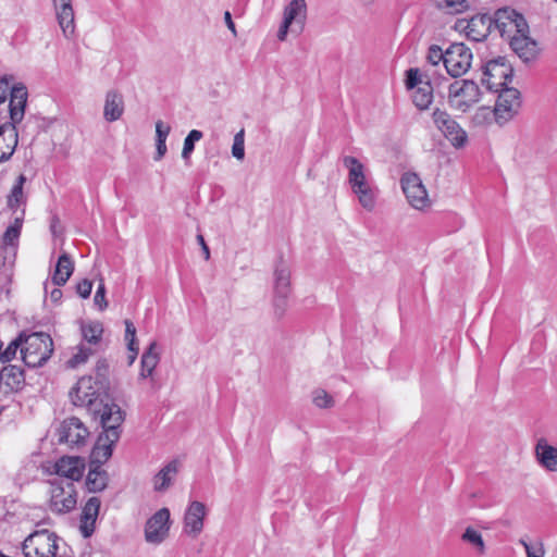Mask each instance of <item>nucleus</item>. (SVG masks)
Returning <instances> with one entry per match:
<instances>
[{"label": "nucleus", "instance_id": "obj_6", "mask_svg": "<svg viewBox=\"0 0 557 557\" xmlns=\"http://www.w3.org/2000/svg\"><path fill=\"white\" fill-rule=\"evenodd\" d=\"M77 504V493L73 482L54 479L50 482V510L58 515L72 511Z\"/></svg>", "mask_w": 557, "mask_h": 557}, {"label": "nucleus", "instance_id": "obj_22", "mask_svg": "<svg viewBox=\"0 0 557 557\" xmlns=\"http://www.w3.org/2000/svg\"><path fill=\"white\" fill-rule=\"evenodd\" d=\"M27 89L24 85L17 84L11 88L10 91V119L13 124L22 122L25 113V107L27 102Z\"/></svg>", "mask_w": 557, "mask_h": 557}, {"label": "nucleus", "instance_id": "obj_31", "mask_svg": "<svg viewBox=\"0 0 557 557\" xmlns=\"http://www.w3.org/2000/svg\"><path fill=\"white\" fill-rule=\"evenodd\" d=\"M124 112L123 97L116 90H110L106 95L103 117L108 122L117 121Z\"/></svg>", "mask_w": 557, "mask_h": 557}, {"label": "nucleus", "instance_id": "obj_9", "mask_svg": "<svg viewBox=\"0 0 557 557\" xmlns=\"http://www.w3.org/2000/svg\"><path fill=\"white\" fill-rule=\"evenodd\" d=\"M57 535L48 530L35 531L23 542L25 557H57Z\"/></svg>", "mask_w": 557, "mask_h": 557}, {"label": "nucleus", "instance_id": "obj_41", "mask_svg": "<svg viewBox=\"0 0 557 557\" xmlns=\"http://www.w3.org/2000/svg\"><path fill=\"white\" fill-rule=\"evenodd\" d=\"M94 354V350L90 347L81 344L77 347V352L74 354L69 360L67 366L70 368H76L87 361V359Z\"/></svg>", "mask_w": 557, "mask_h": 557}, {"label": "nucleus", "instance_id": "obj_59", "mask_svg": "<svg viewBox=\"0 0 557 557\" xmlns=\"http://www.w3.org/2000/svg\"><path fill=\"white\" fill-rule=\"evenodd\" d=\"M362 5L369 7L372 5L375 0H358Z\"/></svg>", "mask_w": 557, "mask_h": 557}, {"label": "nucleus", "instance_id": "obj_49", "mask_svg": "<svg viewBox=\"0 0 557 557\" xmlns=\"http://www.w3.org/2000/svg\"><path fill=\"white\" fill-rule=\"evenodd\" d=\"M92 290V282L84 278L76 286V292L82 298H88Z\"/></svg>", "mask_w": 557, "mask_h": 557}, {"label": "nucleus", "instance_id": "obj_28", "mask_svg": "<svg viewBox=\"0 0 557 557\" xmlns=\"http://www.w3.org/2000/svg\"><path fill=\"white\" fill-rule=\"evenodd\" d=\"M25 384L24 371L21 367L9 364L0 371V385H3L10 392H17Z\"/></svg>", "mask_w": 557, "mask_h": 557}, {"label": "nucleus", "instance_id": "obj_14", "mask_svg": "<svg viewBox=\"0 0 557 557\" xmlns=\"http://www.w3.org/2000/svg\"><path fill=\"white\" fill-rule=\"evenodd\" d=\"M435 126L456 147H462L467 141V133L460 125L444 110L435 109L432 114Z\"/></svg>", "mask_w": 557, "mask_h": 557}, {"label": "nucleus", "instance_id": "obj_33", "mask_svg": "<svg viewBox=\"0 0 557 557\" xmlns=\"http://www.w3.org/2000/svg\"><path fill=\"white\" fill-rule=\"evenodd\" d=\"M109 476L102 467L90 466L86 476L85 485L89 493L102 492L108 486Z\"/></svg>", "mask_w": 557, "mask_h": 557}, {"label": "nucleus", "instance_id": "obj_54", "mask_svg": "<svg viewBox=\"0 0 557 557\" xmlns=\"http://www.w3.org/2000/svg\"><path fill=\"white\" fill-rule=\"evenodd\" d=\"M197 240H198L199 245L201 246L205 259L209 260L210 259V250H209L208 245L205 242L203 236L201 234H198Z\"/></svg>", "mask_w": 557, "mask_h": 557}, {"label": "nucleus", "instance_id": "obj_8", "mask_svg": "<svg viewBox=\"0 0 557 557\" xmlns=\"http://www.w3.org/2000/svg\"><path fill=\"white\" fill-rule=\"evenodd\" d=\"M481 91L478 84L471 79L455 81L448 87L449 104L461 111H468L480 100Z\"/></svg>", "mask_w": 557, "mask_h": 557}, {"label": "nucleus", "instance_id": "obj_51", "mask_svg": "<svg viewBox=\"0 0 557 557\" xmlns=\"http://www.w3.org/2000/svg\"><path fill=\"white\" fill-rule=\"evenodd\" d=\"M13 258L14 256L10 253L7 247L0 246V267L5 265L7 263H11Z\"/></svg>", "mask_w": 557, "mask_h": 557}, {"label": "nucleus", "instance_id": "obj_47", "mask_svg": "<svg viewBox=\"0 0 557 557\" xmlns=\"http://www.w3.org/2000/svg\"><path fill=\"white\" fill-rule=\"evenodd\" d=\"M94 304L99 308V310H104L108 307V301L106 299V285L103 278L99 280V284L94 297Z\"/></svg>", "mask_w": 557, "mask_h": 557}, {"label": "nucleus", "instance_id": "obj_10", "mask_svg": "<svg viewBox=\"0 0 557 557\" xmlns=\"http://www.w3.org/2000/svg\"><path fill=\"white\" fill-rule=\"evenodd\" d=\"M306 20V0H292L284 8L283 22L277 32L278 40L284 41L289 30L300 34L304 30Z\"/></svg>", "mask_w": 557, "mask_h": 557}, {"label": "nucleus", "instance_id": "obj_25", "mask_svg": "<svg viewBox=\"0 0 557 557\" xmlns=\"http://www.w3.org/2000/svg\"><path fill=\"white\" fill-rule=\"evenodd\" d=\"M509 42L512 50L524 62L533 60L537 53V45L528 36V32L513 35Z\"/></svg>", "mask_w": 557, "mask_h": 557}, {"label": "nucleus", "instance_id": "obj_29", "mask_svg": "<svg viewBox=\"0 0 557 557\" xmlns=\"http://www.w3.org/2000/svg\"><path fill=\"white\" fill-rule=\"evenodd\" d=\"M25 182L26 177L21 174L7 197V207L12 211L13 218H16L18 211L25 212L26 197L23 193Z\"/></svg>", "mask_w": 557, "mask_h": 557}, {"label": "nucleus", "instance_id": "obj_42", "mask_svg": "<svg viewBox=\"0 0 557 557\" xmlns=\"http://www.w3.org/2000/svg\"><path fill=\"white\" fill-rule=\"evenodd\" d=\"M313 404L321 409L331 408L334 406L333 397L322 388H317L312 392Z\"/></svg>", "mask_w": 557, "mask_h": 557}, {"label": "nucleus", "instance_id": "obj_48", "mask_svg": "<svg viewBox=\"0 0 557 557\" xmlns=\"http://www.w3.org/2000/svg\"><path fill=\"white\" fill-rule=\"evenodd\" d=\"M171 132L170 125L162 121L156 123V141H166V138Z\"/></svg>", "mask_w": 557, "mask_h": 557}, {"label": "nucleus", "instance_id": "obj_34", "mask_svg": "<svg viewBox=\"0 0 557 557\" xmlns=\"http://www.w3.org/2000/svg\"><path fill=\"white\" fill-rule=\"evenodd\" d=\"M74 270V263L71 259V257L67 253H62L59 257V260L57 262L53 275H52V282L54 285L62 286L64 285L70 276L72 275Z\"/></svg>", "mask_w": 557, "mask_h": 557}, {"label": "nucleus", "instance_id": "obj_57", "mask_svg": "<svg viewBox=\"0 0 557 557\" xmlns=\"http://www.w3.org/2000/svg\"><path fill=\"white\" fill-rule=\"evenodd\" d=\"M61 297H62V292H61V289H59V288H54V289L51 292V299H52L53 301H58V300H60V299H61Z\"/></svg>", "mask_w": 557, "mask_h": 557}, {"label": "nucleus", "instance_id": "obj_37", "mask_svg": "<svg viewBox=\"0 0 557 557\" xmlns=\"http://www.w3.org/2000/svg\"><path fill=\"white\" fill-rule=\"evenodd\" d=\"M103 333V327L100 322H90L82 326V334L84 341L88 344L96 345L100 342Z\"/></svg>", "mask_w": 557, "mask_h": 557}, {"label": "nucleus", "instance_id": "obj_26", "mask_svg": "<svg viewBox=\"0 0 557 557\" xmlns=\"http://www.w3.org/2000/svg\"><path fill=\"white\" fill-rule=\"evenodd\" d=\"M535 458L539 465L547 471L557 472V448L549 445L545 438L535 445Z\"/></svg>", "mask_w": 557, "mask_h": 557}, {"label": "nucleus", "instance_id": "obj_39", "mask_svg": "<svg viewBox=\"0 0 557 557\" xmlns=\"http://www.w3.org/2000/svg\"><path fill=\"white\" fill-rule=\"evenodd\" d=\"M202 136V132L198 129L190 131L189 134L186 136V138L184 139V146L182 150V158L185 161H188L190 159V154L195 149V143L200 140Z\"/></svg>", "mask_w": 557, "mask_h": 557}, {"label": "nucleus", "instance_id": "obj_12", "mask_svg": "<svg viewBox=\"0 0 557 557\" xmlns=\"http://www.w3.org/2000/svg\"><path fill=\"white\" fill-rule=\"evenodd\" d=\"M472 52L462 42H454L446 49L445 69L451 77H460L468 72L472 62Z\"/></svg>", "mask_w": 557, "mask_h": 557}, {"label": "nucleus", "instance_id": "obj_32", "mask_svg": "<svg viewBox=\"0 0 557 557\" xmlns=\"http://www.w3.org/2000/svg\"><path fill=\"white\" fill-rule=\"evenodd\" d=\"M159 361L160 352L158 350V344L152 342L141 356L139 377L147 379L151 376Z\"/></svg>", "mask_w": 557, "mask_h": 557}, {"label": "nucleus", "instance_id": "obj_53", "mask_svg": "<svg viewBox=\"0 0 557 557\" xmlns=\"http://www.w3.org/2000/svg\"><path fill=\"white\" fill-rule=\"evenodd\" d=\"M125 339L136 338V327L129 320H125Z\"/></svg>", "mask_w": 557, "mask_h": 557}, {"label": "nucleus", "instance_id": "obj_35", "mask_svg": "<svg viewBox=\"0 0 557 557\" xmlns=\"http://www.w3.org/2000/svg\"><path fill=\"white\" fill-rule=\"evenodd\" d=\"M274 293H290V270L284 261L274 271Z\"/></svg>", "mask_w": 557, "mask_h": 557}, {"label": "nucleus", "instance_id": "obj_20", "mask_svg": "<svg viewBox=\"0 0 557 557\" xmlns=\"http://www.w3.org/2000/svg\"><path fill=\"white\" fill-rule=\"evenodd\" d=\"M55 473L60 479H67L66 481H78L84 474L85 462L79 457H61L54 465Z\"/></svg>", "mask_w": 557, "mask_h": 557}, {"label": "nucleus", "instance_id": "obj_40", "mask_svg": "<svg viewBox=\"0 0 557 557\" xmlns=\"http://www.w3.org/2000/svg\"><path fill=\"white\" fill-rule=\"evenodd\" d=\"M23 339L24 332H22L15 339H13L8 345V347L3 351H1L0 361L3 363L11 361L15 357L17 349H21L23 347Z\"/></svg>", "mask_w": 557, "mask_h": 557}, {"label": "nucleus", "instance_id": "obj_30", "mask_svg": "<svg viewBox=\"0 0 557 557\" xmlns=\"http://www.w3.org/2000/svg\"><path fill=\"white\" fill-rule=\"evenodd\" d=\"M25 212L18 211L16 218H13V223L8 226L2 236V247H7L12 256H15V249L18 244L22 225L24 222Z\"/></svg>", "mask_w": 557, "mask_h": 557}, {"label": "nucleus", "instance_id": "obj_46", "mask_svg": "<svg viewBox=\"0 0 557 557\" xmlns=\"http://www.w3.org/2000/svg\"><path fill=\"white\" fill-rule=\"evenodd\" d=\"M244 129H240L235 136H234V143L232 146V154L237 160H243L245 157V138H244Z\"/></svg>", "mask_w": 557, "mask_h": 557}, {"label": "nucleus", "instance_id": "obj_43", "mask_svg": "<svg viewBox=\"0 0 557 557\" xmlns=\"http://www.w3.org/2000/svg\"><path fill=\"white\" fill-rule=\"evenodd\" d=\"M519 544L523 546L527 557H545V547L542 541L529 543L524 539H520Z\"/></svg>", "mask_w": 557, "mask_h": 557}, {"label": "nucleus", "instance_id": "obj_50", "mask_svg": "<svg viewBox=\"0 0 557 557\" xmlns=\"http://www.w3.org/2000/svg\"><path fill=\"white\" fill-rule=\"evenodd\" d=\"M9 90L11 91L9 79L7 77L0 78V104L7 100Z\"/></svg>", "mask_w": 557, "mask_h": 557}, {"label": "nucleus", "instance_id": "obj_13", "mask_svg": "<svg viewBox=\"0 0 557 557\" xmlns=\"http://www.w3.org/2000/svg\"><path fill=\"white\" fill-rule=\"evenodd\" d=\"M88 435L87 428L76 417L63 420L57 429L58 442L66 444L70 448H81L84 446Z\"/></svg>", "mask_w": 557, "mask_h": 557}, {"label": "nucleus", "instance_id": "obj_19", "mask_svg": "<svg viewBox=\"0 0 557 557\" xmlns=\"http://www.w3.org/2000/svg\"><path fill=\"white\" fill-rule=\"evenodd\" d=\"M205 517V504L197 500L191 502L184 516V532L193 537H197L203 529Z\"/></svg>", "mask_w": 557, "mask_h": 557}, {"label": "nucleus", "instance_id": "obj_55", "mask_svg": "<svg viewBox=\"0 0 557 557\" xmlns=\"http://www.w3.org/2000/svg\"><path fill=\"white\" fill-rule=\"evenodd\" d=\"M224 21H225V24H226L227 28H228V29H230L234 35H236L235 24H234V22H233V20H232V15H231V13H230L228 11H226V12L224 13Z\"/></svg>", "mask_w": 557, "mask_h": 557}, {"label": "nucleus", "instance_id": "obj_2", "mask_svg": "<svg viewBox=\"0 0 557 557\" xmlns=\"http://www.w3.org/2000/svg\"><path fill=\"white\" fill-rule=\"evenodd\" d=\"M124 421V412L120 406L107 407L99 420L103 432L91 451L90 466L102 467V465L112 456V446L119 441L121 435V425Z\"/></svg>", "mask_w": 557, "mask_h": 557}, {"label": "nucleus", "instance_id": "obj_5", "mask_svg": "<svg viewBox=\"0 0 557 557\" xmlns=\"http://www.w3.org/2000/svg\"><path fill=\"white\" fill-rule=\"evenodd\" d=\"M434 72L411 67L406 72V87L412 89V101L419 110H425L433 101L432 77Z\"/></svg>", "mask_w": 557, "mask_h": 557}, {"label": "nucleus", "instance_id": "obj_23", "mask_svg": "<svg viewBox=\"0 0 557 557\" xmlns=\"http://www.w3.org/2000/svg\"><path fill=\"white\" fill-rule=\"evenodd\" d=\"M101 502L99 497H90L82 510L81 533L84 537H90L95 532V524L99 513Z\"/></svg>", "mask_w": 557, "mask_h": 557}, {"label": "nucleus", "instance_id": "obj_21", "mask_svg": "<svg viewBox=\"0 0 557 557\" xmlns=\"http://www.w3.org/2000/svg\"><path fill=\"white\" fill-rule=\"evenodd\" d=\"M466 36L473 41L484 40L493 29V17L488 14H478L467 21Z\"/></svg>", "mask_w": 557, "mask_h": 557}, {"label": "nucleus", "instance_id": "obj_7", "mask_svg": "<svg viewBox=\"0 0 557 557\" xmlns=\"http://www.w3.org/2000/svg\"><path fill=\"white\" fill-rule=\"evenodd\" d=\"M513 76V70L505 58H498L488 61L483 67L482 84L487 89L498 92L504 88H509L508 84Z\"/></svg>", "mask_w": 557, "mask_h": 557}, {"label": "nucleus", "instance_id": "obj_36", "mask_svg": "<svg viewBox=\"0 0 557 557\" xmlns=\"http://www.w3.org/2000/svg\"><path fill=\"white\" fill-rule=\"evenodd\" d=\"M461 541L471 545L479 555H484L486 552V546L482 534L472 527L466 528L461 535Z\"/></svg>", "mask_w": 557, "mask_h": 557}, {"label": "nucleus", "instance_id": "obj_27", "mask_svg": "<svg viewBox=\"0 0 557 557\" xmlns=\"http://www.w3.org/2000/svg\"><path fill=\"white\" fill-rule=\"evenodd\" d=\"M181 463L174 459L164 465L160 471L153 476V490L156 492H165L173 484L175 476L178 473Z\"/></svg>", "mask_w": 557, "mask_h": 557}, {"label": "nucleus", "instance_id": "obj_11", "mask_svg": "<svg viewBox=\"0 0 557 557\" xmlns=\"http://www.w3.org/2000/svg\"><path fill=\"white\" fill-rule=\"evenodd\" d=\"M493 28L497 29L503 38L508 40L513 35L529 32L525 18L515 10L500 9L497 10L493 17Z\"/></svg>", "mask_w": 557, "mask_h": 557}, {"label": "nucleus", "instance_id": "obj_3", "mask_svg": "<svg viewBox=\"0 0 557 557\" xmlns=\"http://www.w3.org/2000/svg\"><path fill=\"white\" fill-rule=\"evenodd\" d=\"M343 164L348 169V182L359 203L366 210L372 211L375 207L377 190L367 181L363 164L351 156H345Z\"/></svg>", "mask_w": 557, "mask_h": 557}, {"label": "nucleus", "instance_id": "obj_17", "mask_svg": "<svg viewBox=\"0 0 557 557\" xmlns=\"http://www.w3.org/2000/svg\"><path fill=\"white\" fill-rule=\"evenodd\" d=\"M170 530V510L168 508L159 509L151 516L145 525V539L148 543L158 545L162 543Z\"/></svg>", "mask_w": 557, "mask_h": 557}, {"label": "nucleus", "instance_id": "obj_56", "mask_svg": "<svg viewBox=\"0 0 557 557\" xmlns=\"http://www.w3.org/2000/svg\"><path fill=\"white\" fill-rule=\"evenodd\" d=\"M129 352L138 351V344L136 338L125 339Z\"/></svg>", "mask_w": 557, "mask_h": 557}, {"label": "nucleus", "instance_id": "obj_18", "mask_svg": "<svg viewBox=\"0 0 557 557\" xmlns=\"http://www.w3.org/2000/svg\"><path fill=\"white\" fill-rule=\"evenodd\" d=\"M58 24L65 38L71 39L75 36V13L72 0H51Z\"/></svg>", "mask_w": 557, "mask_h": 557}, {"label": "nucleus", "instance_id": "obj_24", "mask_svg": "<svg viewBox=\"0 0 557 557\" xmlns=\"http://www.w3.org/2000/svg\"><path fill=\"white\" fill-rule=\"evenodd\" d=\"M17 129L13 123H4L0 126V162L8 161L17 146Z\"/></svg>", "mask_w": 557, "mask_h": 557}, {"label": "nucleus", "instance_id": "obj_4", "mask_svg": "<svg viewBox=\"0 0 557 557\" xmlns=\"http://www.w3.org/2000/svg\"><path fill=\"white\" fill-rule=\"evenodd\" d=\"M52 338L46 333H24L22 359L29 368L42 366L53 351Z\"/></svg>", "mask_w": 557, "mask_h": 557}, {"label": "nucleus", "instance_id": "obj_52", "mask_svg": "<svg viewBox=\"0 0 557 557\" xmlns=\"http://www.w3.org/2000/svg\"><path fill=\"white\" fill-rule=\"evenodd\" d=\"M157 152L154 154V160H161L166 153V141H156Z\"/></svg>", "mask_w": 557, "mask_h": 557}, {"label": "nucleus", "instance_id": "obj_38", "mask_svg": "<svg viewBox=\"0 0 557 557\" xmlns=\"http://www.w3.org/2000/svg\"><path fill=\"white\" fill-rule=\"evenodd\" d=\"M438 9L446 10L447 13L457 14L468 9L467 0H435Z\"/></svg>", "mask_w": 557, "mask_h": 557}, {"label": "nucleus", "instance_id": "obj_44", "mask_svg": "<svg viewBox=\"0 0 557 557\" xmlns=\"http://www.w3.org/2000/svg\"><path fill=\"white\" fill-rule=\"evenodd\" d=\"M290 293H274L273 308L276 318H282L287 309L288 297Z\"/></svg>", "mask_w": 557, "mask_h": 557}, {"label": "nucleus", "instance_id": "obj_16", "mask_svg": "<svg viewBox=\"0 0 557 557\" xmlns=\"http://www.w3.org/2000/svg\"><path fill=\"white\" fill-rule=\"evenodd\" d=\"M521 107L520 91L509 87L498 91L495 104V119L498 123H506L512 119Z\"/></svg>", "mask_w": 557, "mask_h": 557}, {"label": "nucleus", "instance_id": "obj_1", "mask_svg": "<svg viewBox=\"0 0 557 557\" xmlns=\"http://www.w3.org/2000/svg\"><path fill=\"white\" fill-rule=\"evenodd\" d=\"M107 372V363L99 361L96 368V376L81 377L70 391L72 403L75 406L87 407L96 420H101L107 407L119 406L110 400L106 394L109 385Z\"/></svg>", "mask_w": 557, "mask_h": 557}, {"label": "nucleus", "instance_id": "obj_45", "mask_svg": "<svg viewBox=\"0 0 557 557\" xmlns=\"http://www.w3.org/2000/svg\"><path fill=\"white\" fill-rule=\"evenodd\" d=\"M445 57H446V50L443 51V49L437 45H432L429 48L428 51V62L432 67L438 65L441 62L445 65Z\"/></svg>", "mask_w": 557, "mask_h": 557}, {"label": "nucleus", "instance_id": "obj_15", "mask_svg": "<svg viewBox=\"0 0 557 557\" xmlns=\"http://www.w3.org/2000/svg\"><path fill=\"white\" fill-rule=\"evenodd\" d=\"M400 184L411 207L418 210H423L430 206L426 189L416 173H405L401 176Z\"/></svg>", "mask_w": 557, "mask_h": 557}, {"label": "nucleus", "instance_id": "obj_58", "mask_svg": "<svg viewBox=\"0 0 557 557\" xmlns=\"http://www.w3.org/2000/svg\"><path fill=\"white\" fill-rule=\"evenodd\" d=\"M138 351L129 352L128 355V364L132 366L136 360Z\"/></svg>", "mask_w": 557, "mask_h": 557}]
</instances>
